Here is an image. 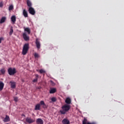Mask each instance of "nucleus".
Masks as SVG:
<instances>
[{
	"label": "nucleus",
	"instance_id": "23",
	"mask_svg": "<svg viewBox=\"0 0 124 124\" xmlns=\"http://www.w3.org/2000/svg\"><path fill=\"white\" fill-rule=\"evenodd\" d=\"M2 74H4L5 73V70L4 68L1 69V70H0Z\"/></svg>",
	"mask_w": 124,
	"mask_h": 124
},
{
	"label": "nucleus",
	"instance_id": "9",
	"mask_svg": "<svg viewBox=\"0 0 124 124\" xmlns=\"http://www.w3.org/2000/svg\"><path fill=\"white\" fill-rule=\"evenodd\" d=\"M62 124H70V121L66 119H64L62 121Z\"/></svg>",
	"mask_w": 124,
	"mask_h": 124
},
{
	"label": "nucleus",
	"instance_id": "35",
	"mask_svg": "<svg viewBox=\"0 0 124 124\" xmlns=\"http://www.w3.org/2000/svg\"><path fill=\"white\" fill-rule=\"evenodd\" d=\"M8 124V123H7V124Z\"/></svg>",
	"mask_w": 124,
	"mask_h": 124
},
{
	"label": "nucleus",
	"instance_id": "24",
	"mask_svg": "<svg viewBox=\"0 0 124 124\" xmlns=\"http://www.w3.org/2000/svg\"><path fill=\"white\" fill-rule=\"evenodd\" d=\"M14 32L13 28H11V30L10 31V35H11Z\"/></svg>",
	"mask_w": 124,
	"mask_h": 124
},
{
	"label": "nucleus",
	"instance_id": "14",
	"mask_svg": "<svg viewBox=\"0 0 124 124\" xmlns=\"http://www.w3.org/2000/svg\"><path fill=\"white\" fill-rule=\"evenodd\" d=\"M23 15L25 17H28L27 12L25 10H23Z\"/></svg>",
	"mask_w": 124,
	"mask_h": 124
},
{
	"label": "nucleus",
	"instance_id": "33",
	"mask_svg": "<svg viewBox=\"0 0 124 124\" xmlns=\"http://www.w3.org/2000/svg\"><path fill=\"white\" fill-rule=\"evenodd\" d=\"M3 40V38L1 37L0 38V44L1 43V41Z\"/></svg>",
	"mask_w": 124,
	"mask_h": 124
},
{
	"label": "nucleus",
	"instance_id": "2",
	"mask_svg": "<svg viewBox=\"0 0 124 124\" xmlns=\"http://www.w3.org/2000/svg\"><path fill=\"white\" fill-rule=\"evenodd\" d=\"M29 44H26L24 45L23 47V50L22 52V54L23 55H26L28 51L29 50Z\"/></svg>",
	"mask_w": 124,
	"mask_h": 124
},
{
	"label": "nucleus",
	"instance_id": "27",
	"mask_svg": "<svg viewBox=\"0 0 124 124\" xmlns=\"http://www.w3.org/2000/svg\"><path fill=\"white\" fill-rule=\"evenodd\" d=\"M39 72L41 73V74H42V73H44L46 72V71L43 69H41L39 71Z\"/></svg>",
	"mask_w": 124,
	"mask_h": 124
},
{
	"label": "nucleus",
	"instance_id": "34",
	"mask_svg": "<svg viewBox=\"0 0 124 124\" xmlns=\"http://www.w3.org/2000/svg\"><path fill=\"white\" fill-rule=\"evenodd\" d=\"M51 83H53V82L52 81H51Z\"/></svg>",
	"mask_w": 124,
	"mask_h": 124
},
{
	"label": "nucleus",
	"instance_id": "7",
	"mask_svg": "<svg viewBox=\"0 0 124 124\" xmlns=\"http://www.w3.org/2000/svg\"><path fill=\"white\" fill-rule=\"evenodd\" d=\"M35 44H36V47L38 49L40 48L41 44H40V42L38 41V39H36Z\"/></svg>",
	"mask_w": 124,
	"mask_h": 124
},
{
	"label": "nucleus",
	"instance_id": "11",
	"mask_svg": "<svg viewBox=\"0 0 124 124\" xmlns=\"http://www.w3.org/2000/svg\"><path fill=\"white\" fill-rule=\"evenodd\" d=\"M36 123L40 124H43L44 122L43 120L40 118H38L36 119Z\"/></svg>",
	"mask_w": 124,
	"mask_h": 124
},
{
	"label": "nucleus",
	"instance_id": "4",
	"mask_svg": "<svg viewBox=\"0 0 124 124\" xmlns=\"http://www.w3.org/2000/svg\"><path fill=\"white\" fill-rule=\"evenodd\" d=\"M28 11L29 13L32 15H34L35 14V11L34 9L33 8H32V7H30L29 8Z\"/></svg>",
	"mask_w": 124,
	"mask_h": 124
},
{
	"label": "nucleus",
	"instance_id": "13",
	"mask_svg": "<svg viewBox=\"0 0 124 124\" xmlns=\"http://www.w3.org/2000/svg\"><path fill=\"white\" fill-rule=\"evenodd\" d=\"M27 4L28 7H31L32 6V3L30 0H27Z\"/></svg>",
	"mask_w": 124,
	"mask_h": 124
},
{
	"label": "nucleus",
	"instance_id": "22",
	"mask_svg": "<svg viewBox=\"0 0 124 124\" xmlns=\"http://www.w3.org/2000/svg\"><path fill=\"white\" fill-rule=\"evenodd\" d=\"M11 20H12V22H14V23H15L16 21V17L14 16L11 18Z\"/></svg>",
	"mask_w": 124,
	"mask_h": 124
},
{
	"label": "nucleus",
	"instance_id": "20",
	"mask_svg": "<svg viewBox=\"0 0 124 124\" xmlns=\"http://www.w3.org/2000/svg\"><path fill=\"white\" fill-rule=\"evenodd\" d=\"M10 121V118L8 116H6V117H5V118L4 119V120H3V121H4V122H8Z\"/></svg>",
	"mask_w": 124,
	"mask_h": 124
},
{
	"label": "nucleus",
	"instance_id": "6",
	"mask_svg": "<svg viewBox=\"0 0 124 124\" xmlns=\"http://www.w3.org/2000/svg\"><path fill=\"white\" fill-rule=\"evenodd\" d=\"M26 121L29 124L32 123L33 122H35V120H33L31 118H27L26 119Z\"/></svg>",
	"mask_w": 124,
	"mask_h": 124
},
{
	"label": "nucleus",
	"instance_id": "25",
	"mask_svg": "<svg viewBox=\"0 0 124 124\" xmlns=\"http://www.w3.org/2000/svg\"><path fill=\"white\" fill-rule=\"evenodd\" d=\"M13 8H14V6H13V5H11V6L9 7V10L10 11L12 10Z\"/></svg>",
	"mask_w": 124,
	"mask_h": 124
},
{
	"label": "nucleus",
	"instance_id": "29",
	"mask_svg": "<svg viewBox=\"0 0 124 124\" xmlns=\"http://www.w3.org/2000/svg\"><path fill=\"white\" fill-rule=\"evenodd\" d=\"M14 101L15 102H17L18 101V99L17 97H14Z\"/></svg>",
	"mask_w": 124,
	"mask_h": 124
},
{
	"label": "nucleus",
	"instance_id": "28",
	"mask_svg": "<svg viewBox=\"0 0 124 124\" xmlns=\"http://www.w3.org/2000/svg\"><path fill=\"white\" fill-rule=\"evenodd\" d=\"M34 56L35 58H38L39 57V54L37 53H34Z\"/></svg>",
	"mask_w": 124,
	"mask_h": 124
},
{
	"label": "nucleus",
	"instance_id": "19",
	"mask_svg": "<svg viewBox=\"0 0 124 124\" xmlns=\"http://www.w3.org/2000/svg\"><path fill=\"white\" fill-rule=\"evenodd\" d=\"M40 107H41L40 104H38L35 106L34 109L36 110H40Z\"/></svg>",
	"mask_w": 124,
	"mask_h": 124
},
{
	"label": "nucleus",
	"instance_id": "5",
	"mask_svg": "<svg viewBox=\"0 0 124 124\" xmlns=\"http://www.w3.org/2000/svg\"><path fill=\"white\" fill-rule=\"evenodd\" d=\"M23 38L25 41H28L30 39L29 37L27 35V34L25 32L23 33Z\"/></svg>",
	"mask_w": 124,
	"mask_h": 124
},
{
	"label": "nucleus",
	"instance_id": "15",
	"mask_svg": "<svg viewBox=\"0 0 124 124\" xmlns=\"http://www.w3.org/2000/svg\"><path fill=\"white\" fill-rule=\"evenodd\" d=\"M11 88H16V82L13 81H11Z\"/></svg>",
	"mask_w": 124,
	"mask_h": 124
},
{
	"label": "nucleus",
	"instance_id": "32",
	"mask_svg": "<svg viewBox=\"0 0 124 124\" xmlns=\"http://www.w3.org/2000/svg\"><path fill=\"white\" fill-rule=\"evenodd\" d=\"M43 108H47V106H46V105L45 104V103L44 105H43Z\"/></svg>",
	"mask_w": 124,
	"mask_h": 124
},
{
	"label": "nucleus",
	"instance_id": "31",
	"mask_svg": "<svg viewBox=\"0 0 124 124\" xmlns=\"http://www.w3.org/2000/svg\"><path fill=\"white\" fill-rule=\"evenodd\" d=\"M3 6V2H0V7H2Z\"/></svg>",
	"mask_w": 124,
	"mask_h": 124
},
{
	"label": "nucleus",
	"instance_id": "17",
	"mask_svg": "<svg viewBox=\"0 0 124 124\" xmlns=\"http://www.w3.org/2000/svg\"><path fill=\"white\" fill-rule=\"evenodd\" d=\"M6 20V17H2V18H1V20H0V24L4 23L5 22Z\"/></svg>",
	"mask_w": 124,
	"mask_h": 124
},
{
	"label": "nucleus",
	"instance_id": "16",
	"mask_svg": "<svg viewBox=\"0 0 124 124\" xmlns=\"http://www.w3.org/2000/svg\"><path fill=\"white\" fill-rule=\"evenodd\" d=\"M56 91H57L56 89H55V88H51L50 90L49 93H54L56 92Z\"/></svg>",
	"mask_w": 124,
	"mask_h": 124
},
{
	"label": "nucleus",
	"instance_id": "18",
	"mask_svg": "<svg viewBox=\"0 0 124 124\" xmlns=\"http://www.w3.org/2000/svg\"><path fill=\"white\" fill-rule=\"evenodd\" d=\"M65 102L67 104H70L71 103V100L69 98H67Z\"/></svg>",
	"mask_w": 124,
	"mask_h": 124
},
{
	"label": "nucleus",
	"instance_id": "1",
	"mask_svg": "<svg viewBox=\"0 0 124 124\" xmlns=\"http://www.w3.org/2000/svg\"><path fill=\"white\" fill-rule=\"evenodd\" d=\"M70 109V106L68 105H64L62 107V109L60 110L62 114H65Z\"/></svg>",
	"mask_w": 124,
	"mask_h": 124
},
{
	"label": "nucleus",
	"instance_id": "26",
	"mask_svg": "<svg viewBox=\"0 0 124 124\" xmlns=\"http://www.w3.org/2000/svg\"><path fill=\"white\" fill-rule=\"evenodd\" d=\"M51 100L52 102H56L57 100L56 98L55 97H52Z\"/></svg>",
	"mask_w": 124,
	"mask_h": 124
},
{
	"label": "nucleus",
	"instance_id": "21",
	"mask_svg": "<svg viewBox=\"0 0 124 124\" xmlns=\"http://www.w3.org/2000/svg\"><path fill=\"white\" fill-rule=\"evenodd\" d=\"M35 78L33 80H32V82H37L38 81V78H39V75H35Z\"/></svg>",
	"mask_w": 124,
	"mask_h": 124
},
{
	"label": "nucleus",
	"instance_id": "12",
	"mask_svg": "<svg viewBox=\"0 0 124 124\" xmlns=\"http://www.w3.org/2000/svg\"><path fill=\"white\" fill-rule=\"evenodd\" d=\"M4 86V84L2 81H0V91L3 90Z\"/></svg>",
	"mask_w": 124,
	"mask_h": 124
},
{
	"label": "nucleus",
	"instance_id": "30",
	"mask_svg": "<svg viewBox=\"0 0 124 124\" xmlns=\"http://www.w3.org/2000/svg\"><path fill=\"white\" fill-rule=\"evenodd\" d=\"M40 105H44V104H45V102H44V101H41L40 102Z\"/></svg>",
	"mask_w": 124,
	"mask_h": 124
},
{
	"label": "nucleus",
	"instance_id": "10",
	"mask_svg": "<svg viewBox=\"0 0 124 124\" xmlns=\"http://www.w3.org/2000/svg\"><path fill=\"white\" fill-rule=\"evenodd\" d=\"M24 31L26 32L28 34L31 33V30L29 28H24Z\"/></svg>",
	"mask_w": 124,
	"mask_h": 124
},
{
	"label": "nucleus",
	"instance_id": "8",
	"mask_svg": "<svg viewBox=\"0 0 124 124\" xmlns=\"http://www.w3.org/2000/svg\"><path fill=\"white\" fill-rule=\"evenodd\" d=\"M82 124H96L95 123H90L88 122V121L86 119H84L82 121Z\"/></svg>",
	"mask_w": 124,
	"mask_h": 124
},
{
	"label": "nucleus",
	"instance_id": "3",
	"mask_svg": "<svg viewBox=\"0 0 124 124\" xmlns=\"http://www.w3.org/2000/svg\"><path fill=\"white\" fill-rule=\"evenodd\" d=\"M8 72H9V75L12 76L14 75L15 73H16V70L15 68H10L8 70Z\"/></svg>",
	"mask_w": 124,
	"mask_h": 124
}]
</instances>
